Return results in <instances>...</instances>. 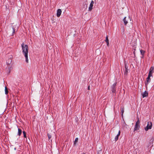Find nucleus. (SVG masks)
Wrapping results in <instances>:
<instances>
[{"label": "nucleus", "instance_id": "28", "mask_svg": "<svg viewBox=\"0 0 154 154\" xmlns=\"http://www.w3.org/2000/svg\"><path fill=\"white\" fill-rule=\"evenodd\" d=\"M134 54H135V51L134 52Z\"/></svg>", "mask_w": 154, "mask_h": 154}, {"label": "nucleus", "instance_id": "22", "mask_svg": "<svg viewBox=\"0 0 154 154\" xmlns=\"http://www.w3.org/2000/svg\"><path fill=\"white\" fill-rule=\"evenodd\" d=\"M78 140V138H75V141L74 143L75 144L77 142Z\"/></svg>", "mask_w": 154, "mask_h": 154}, {"label": "nucleus", "instance_id": "11", "mask_svg": "<svg viewBox=\"0 0 154 154\" xmlns=\"http://www.w3.org/2000/svg\"><path fill=\"white\" fill-rule=\"evenodd\" d=\"M120 131H119L118 134L115 137V140L116 141L118 139L120 135Z\"/></svg>", "mask_w": 154, "mask_h": 154}, {"label": "nucleus", "instance_id": "18", "mask_svg": "<svg viewBox=\"0 0 154 154\" xmlns=\"http://www.w3.org/2000/svg\"><path fill=\"white\" fill-rule=\"evenodd\" d=\"M47 135H48L49 140H50V139L51 138V135L50 134H49L48 133L47 134Z\"/></svg>", "mask_w": 154, "mask_h": 154}, {"label": "nucleus", "instance_id": "25", "mask_svg": "<svg viewBox=\"0 0 154 154\" xmlns=\"http://www.w3.org/2000/svg\"><path fill=\"white\" fill-rule=\"evenodd\" d=\"M13 32H12V34H14L15 32V29L13 28Z\"/></svg>", "mask_w": 154, "mask_h": 154}, {"label": "nucleus", "instance_id": "12", "mask_svg": "<svg viewBox=\"0 0 154 154\" xmlns=\"http://www.w3.org/2000/svg\"><path fill=\"white\" fill-rule=\"evenodd\" d=\"M22 133V130L20 128H18V135L19 136H20Z\"/></svg>", "mask_w": 154, "mask_h": 154}, {"label": "nucleus", "instance_id": "6", "mask_svg": "<svg viewBox=\"0 0 154 154\" xmlns=\"http://www.w3.org/2000/svg\"><path fill=\"white\" fill-rule=\"evenodd\" d=\"M152 75H148V77L146 79V86L148 85L149 83L150 82L151 80V79L150 77L151 76H152Z\"/></svg>", "mask_w": 154, "mask_h": 154}, {"label": "nucleus", "instance_id": "8", "mask_svg": "<svg viewBox=\"0 0 154 154\" xmlns=\"http://www.w3.org/2000/svg\"><path fill=\"white\" fill-rule=\"evenodd\" d=\"M154 70V67L152 66L150 69L149 72V75H152V74L153 72V70Z\"/></svg>", "mask_w": 154, "mask_h": 154}, {"label": "nucleus", "instance_id": "10", "mask_svg": "<svg viewBox=\"0 0 154 154\" xmlns=\"http://www.w3.org/2000/svg\"><path fill=\"white\" fill-rule=\"evenodd\" d=\"M120 131H119L118 134L115 137V140L116 141L118 139L120 135Z\"/></svg>", "mask_w": 154, "mask_h": 154}, {"label": "nucleus", "instance_id": "3", "mask_svg": "<svg viewBox=\"0 0 154 154\" xmlns=\"http://www.w3.org/2000/svg\"><path fill=\"white\" fill-rule=\"evenodd\" d=\"M152 126V124L151 122H148L147 126L144 128L146 131H147L149 129H151Z\"/></svg>", "mask_w": 154, "mask_h": 154}, {"label": "nucleus", "instance_id": "20", "mask_svg": "<svg viewBox=\"0 0 154 154\" xmlns=\"http://www.w3.org/2000/svg\"><path fill=\"white\" fill-rule=\"evenodd\" d=\"M23 136L25 138H26V132L23 131Z\"/></svg>", "mask_w": 154, "mask_h": 154}, {"label": "nucleus", "instance_id": "2", "mask_svg": "<svg viewBox=\"0 0 154 154\" xmlns=\"http://www.w3.org/2000/svg\"><path fill=\"white\" fill-rule=\"evenodd\" d=\"M140 122L139 120V118H138L137 121L136 123L135 127L134 129V132L135 131H137L138 130H139L140 128Z\"/></svg>", "mask_w": 154, "mask_h": 154}, {"label": "nucleus", "instance_id": "15", "mask_svg": "<svg viewBox=\"0 0 154 154\" xmlns=\"http://www.w3.org/2000/svg\"><path fill=\"white\" fill-rule=\"evenodd\" d=\"M140 53H141V55H142L143 56V55L145 53V51L143 50H140Z\"/></svg>", "mask_w": 154, "mask_h": 154}, {"label": "nucleus", "instance_id": "7", "mask_svg": "<svg viewBox=\"0 0 154 154\" xmlns=\"http://www.w3.org/2000/svg\"><path fill=\"white\" fill-rule=\"evenodd\" d=\"M62 11L60 9H59L57 10V16L58 17H59L61 14Z\"/></svg>", "mask_w": 154, "mask_h": 154}, {"label": "nucleus", "instance_id": "14", "mask_svg": "<svg viewBox=\"0 0 154 154\" xmlns=\"http://www.w3.org/2000/svg\"><path fill=\"white\" fill-rule=\"evenodd\" d=\"M121 113L122 114V115H123V113L124 111V107H121Z\"/></svg>", "mask_w": 154, "mask_h": 154}, {"label": "nucleus", "instance_id": "23", "mask_svg": "<svg viewBox=\"0 0 154 154\" xmlns=\"http://www.w3.org/2000/svg\"><path fill=\"white\" fill-rule=\"evenodd\" d=\"M127 124L125 123V122H124L123 124V127H125L126 126H127Z\"/></svg>", "mask_w": 154, "mask_h": 154}, {"label": "nucleus", "instance_id": "26", "mask_svg": "<svg viewBox=\"0 0 154 154\" xmlns=\"http://www.w3.org/2000/svg\"><path fill=\"white\" fill-rule=\"evenodd\" d=\"M107 43V45L108 46H109V42H106Z\"/></svg>", "mask_w": 154, "mask_h": 154}, {"label": "nucleus", "instance_id": "4", "mask_svg": "<svg viewBox=\"0 0 154 154\" xmlns=\"http://www.w3.org/2000/svg\"><path fill=\"white\" fill-rule=\"evenodd\" d=\"M129 20H131V19L129 17L127 18L126 17H125L124 18V19H123V21H124V24L125 25H126L128 23V21Z\"/></svg>", "mask_w": 154, "mask_h": 154}, {"label": "nucleus", "instance_id": "13", "mask_svg": "<svg viewBox=\"0 0 154 154\" xmlns=\"http://www.w3.org/2000/svg\"><path fill=\"white\" fill-rule=\"evenodd\" d=\"M128 69H125V70L124 71V75H127L128 72Z\"/></svg>", "mask_w": 154, "mask_h": 154}, {"label": "nucleus", "instance_id": "17", "mask_svg": "<svg viewBox=\"0 0 154 154\" xmlns=\"http://www.w3.org/2000/svg\"><path fill=\"white\" fill-rule=\"evenodd\" d=\"M128 66L127 65V63L125 62V69H128Z\"/></svg>", "mask_w": 154, "mask_h": 154}, {"label": "nucleus", "instance_id": "24", "mask_svg": "<svg viewBox=\"0 0 154 154\" xmlns=\"http://www.w3.org/2000/svg\"><path fill=\"white\" fill-rule=\"evenodd\" d=\"M116 91V89L115 88H112V92H115Z\"/></svg>", "mask_w": 154, "mask_h": 154}, {"label": "nucleus", "instance_id": "16", "mask_svg": "<svg viewBox=\"0 0 154 154\" xmlns=\"http://www.w3.org/2000/svg\"><path fill=\"white\" fill-rule=\"evenodd\" d=\"M5 94H8V90L7 88L6 87H5Z\"/></svg>", "mask_w": 154, "mask_h": 154}, {"label": "nucleus", "instance_id": "9", "mask_svg": "<svg viewBox=\"0 0 154 154\" xmlns=\"http://www.w3.org/2000/svg\"><path fill=\"white\" fill-rule=\"evenodd\" d=\"M148 96V93L146 91H145L142 94L143 97L144 98L145 97H147Z\"/></svg>", "mask_w": 154, "mask_h": 154}, {"label": "nucleus", "instance_id": "21", "mask_svg": "<svg viewBox=\"0 0 154 154\" xmlns=\"http://www.w3.org/2000/svg\"><path fill=\"white\" fill-rule=\"evenodd\" d=\"M116 83H114L112 85V88H115V87L116 86Z\"/></svg>", "mask_w": 154, "mask_h": 154}, {"label": "nucleus", "instance_id": "1", "mask_svg": "<svg viewBox=\"0 0 154 154\" xmlns=\"http://www.w3.org/2000/svg\"><path fill=\"white\" fill-rule=\"evenodd\" d=\"M21 47L23 50V54L25 57L26 62L27 63H28L29 62L28 56V46L27 45H25L24 43H23L21 44Z\"/></svg>", "mask_w": 154, "mask_h": 154}, {"label": "nucleus", "instance_id": "27", "mask_svg": "<svg viewBox=\"0 0 154 154\" xmlns=\"http://www.w3.org/2000/svg\"><path fill=\"white\" fill-rule=\"evenodd\" d=\"M88 90H89V86L88 87Z\"/></svg>", "mask_w": 154, "mask_h": 154}, {"label": "nucleus", "instance_id": "19", "mask_svg": "<svg viewBox=\"0 0 154 154\" xmlns=\"http://www.w3.org/2000/svg\"><path fill=\"white\" fill-rule=\"evenodd\" d=\"M105 41L106 42H109L108 36V35H106V37Z\"/></svg>", "mask_w": 154, "mask_h": 154}, {"label": "nucleus", "instance_id": "5", "mask_svg": "<svg viewBox=\"0 0 154 154\" xmlns=\"http://www.w3.org/2000/svg\"><path fill=\"white\" fill-rule=\"evenodd\" d=\"M94 4V2L92 0L91 1V3L90 5L88 8V11H91L92 8H93V5Z\"/></svg>", "mask_w": 154, "mask_h": 154}]
</instances>
